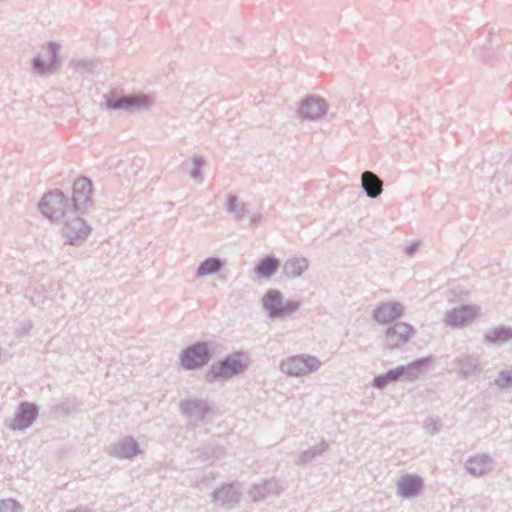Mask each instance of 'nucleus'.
I'll return each instance as SVG.
<instances>
[{
    "label": "nucleus",
    "instance_id": "nucleus-1",
    "mask_svg": "<svg viewBox=\"0 0 512 512\" xmlns=\"http://www.w3.org/2000/svg\"><path fill=\"white\" fill-rule=\"evenodd\" d=\"M243 352H235L214 362L205 374L208 383L227 381L244 373L248 368Z\"/></svg>",
    "mask_w": 512,
    "mask_h": 512
},
{
    "label": "nucleus",
    "instance_id": "nucleus-2",
    "mask_svg": "<svg viewBox=\"0 0 512 512\" xmlns=\"http://www.w3.org/2000/svg\"><path fill=\"white\" fill-rule=\"evenodd\" d=\"M104 105L108 110H124L127 112H137L149 110L152 106L151 98L143 93L122 95L116 89L104 94Z\"/></svg>",
    "mask_w": 512,
    "mask_h": 512
},
{
    "label": "nucleus",
    "instance_id": "nucleus-3",
    "mask_svg": "<svg viewBox=\"0 0 512 512\" xmlns=\"http://www.w3.org/2000/svg\"><path fill=\"white\" fill-rule=\"evenodd\" d=\"M215 343L197 341L181 351L180 364L185 370H196L206 366L213 357Z\"/></svg>",
    "mask_w": 512,
    "mask_h": 512
},
{
    "label": "nucleus",
    "instance_id": "nucleus-4",
    "mask_svg": "<svg viewBox=\"0 0 512 512\" xmlns=\"http://www.w3.org/2000/svg\"><path fill=\"white\" fill-rule=\"evenodd\" d=\"M262 305L271 319H283L298 311L301 303L296 300L283 301V296L278 290H269L262 299Z\"/></svg>",
    "mask_w": 512,
    "mask_h": 512
},
{
    "label": "nucleus",
    "instance_id": "nucleus-5",
    "mask_svg": "<svg viewBox=\"0 0 512 512\" xmlns=\"http://www.w3.org/2000/svg\"><path fill=\"white\" fill-rule=\"evenodd\" d=\"M38 207L45 218L54 221L62 218L67 211L70 212V199L61 190L56 189L45 193Z\"/></svg>",
    "mask_w": 512,
    "mask_h": 512
},
{
    "label": "nucleus",
    "instance_id": "nucleus-6",
    "mask_svg": "<svg viewBox=\"0 0 512 512\" xmlns=\"http://www.w3.org/2000/svg\"><path fill=\"white\" fill-rule=\"evenodd\" d=\"M321 361L312 355L289 356L280 363V370L288 376H303L317 371Z\"/></svg>",
    "mask_w": 512,
    "mask_h": 512
},
{
    "label": "nucleus",
    "instance_id": "nucleus-7",
    "mask_svg": "<svg viewBox=\"0 0 512 512\" xmlns=\"http://www.w3.org/2000/svg\"><path fill=\"white\" fill-rule=\"evenodd\" d=\"M328 112L327 102L318 95L304 97L298 105L296 114L298 118L306 121H317Z\"/></svg>",
    "mask_w": 512,
    "mask_h": 512
},
{
    "label": "nucleus",
    "instance_id": "nucleus-8",
    "mask_svg": "<svg viewBox=\"0 0 512 512\" xmlns=\"http://www.w3.org/2000/svg\"><path fill=\"white\" fill-rule=\"evenodd\" d=\"M60 48V44L54 41H49L47 43L49 61H45L40 56L34 57L31 60V66L33 71L40 76L56 73L61 66V58L59 55Z\"/></svg>",
    "mask_w": 512,
    "mask_h": 512
},
{
    "label": "nucleus",
    "instance_id": "nucleus-9",
    "mask_svg": "<svg viewBox=\"0 0 512 512\" xmlns=\"http://www.w3.org/2000/svg\"><path fill=\"white\" fill-rule=\"evenodd\" d=\"M72 215L74 217H69L65 222L63 236L66 238L65 243L79 245L89 236L91 228L77 213Z\"/></svg>",
    "mask_w": 512,
    "mask_h": 512
},
{
    "label": "nucleus",
    "instance_id": "nucleus-10",
    "mask_svg": "<svg viewBox=\"0 0 512 512\" xmlns=\"http://www.w3.org/2000/svg\"><path fill=\"white\" fill-rule=\"evenodd\" d=\"M404 311L405 307L400 302H380L373 309L372 318L381 325H388L400 319Z\"/></svg>",
    "mask_w": 512,
    "mask_h": 512
},
{
    "label": "nucleus",
    "instance_id": "nucleus-11",
    "mask_svg": "<svg viewBox=\"0 0 512 512\" xmlns=\"http://www.w3.org/2000/svg\"><path fill=\"white\" fill-rule=\"evenodd\" d=\"M38 414L39 408L35 403L23 401L18 405L13 422L9 425V428L13 431H24L33 425Z\"/></svg>",
    "mask_w": 512,
    "mask_h": 512
},
{
    "label": "nucleus",
    "instance_id": "nucleus-12",
    "mask_svg": "<svg viewBox=\"0 0 512 512\" xmlns=\"http://www.w3.org/2000/svg\"><path fill=\"white\" fill-rule=\"evenodd\" d=\"M109 456L118 459H133L141 453L138 442L132 436H124L106 447Z\"/></svg>",
    "mask_w": 512,
    "mask_h": 512
},
{
    "label": "nucleus",
    "instance_id": "nucleus-13",
    "mask_svg": "<svg viewBox=\"0 0 512 512\" xmlns=\"http://www.w3.org/2000/svg\"><path fill=\"white\" fill-rule=\"evenodd\" d=\"M456 371L461 378L468 379L478 376L483 371L481 357L479 354H462L453 361Z\"/></svg>",
    "mask_w": 512,
    "mask_h": 512
},
{
    "label": "nucleus",
    "instance_id": "nucleus-14",
    "mask_svg": "<svg viewBox=\"0 0 512 512\" xmlns=\"http://www.w3.org/2000/svg\"><path fill=\"white\" fill-rule=\"evenodd\" d=\"M415 333L412 325L405 322H396L386 329V345L390 349L399 348L407 343Z\"/></svg>",
    "mask_w": 512,
    "mask_h": 512
},
{
    "label": "nucleus",
    "instance_id": "nucleus-15",
    "mask_svg": "<svg viewBox=\"0 0 512 512\" xmlns=\"http://www.w3.org/2000/svg\"><path fill=\"white\" fill-rule=\"evenodd\" d=\"M432 359L430 357L418 358L407 365H399L395 367L398 380H406L413 382L419 378L420 375L425 374L430 365Z\"/></svg>",
    "mask_w": 512,
    "mask_h": 512
},
{
    "label": "nucleus",
    "instance_id": "nucleus-16",
    "mask_svg": "<svg viewBox=\"0 0 512 512\" xmlns=\"http://www.w3.org/2000/svg\"><path fill=\"white\" fill-rule=\"evenodd\" d=\"M423 489V478L417 474H404L397 481V495L405 499L417 497Z\"/></svg>",
    "mask_w": 512,
    "mask_h": 512
},
{
    "label": "nucleus",
    "instance_id": "nucleus-17",
    "mask_svg": "<svg viewBox=\"0 0 512 512\" xmlns=\"http://www.w3.org/2000/svg\"><path fill=\"white\" fill-rule=\"evenodd\" d=\"M92 194V182L86 177L76 180L73 184V194L70 200V213L76 214L90 199Z\"/></svg>",
    "mask_w": 512,
    "mask_h": 512
},
{
    "label": "nucleus",
    "instance_id": "nucleus-18",
    "mask_svg": "<svg viewBox=\"0 0 512 512\" xmlns=\"http://www.w3.org/2000/svg\"><path fill=\"white\" fill-rule=\"evenodd\" d=\"M479 309L472 305L454 307L446 313V322L453 328L462 327L471 322L478 314Z\"/></svg>",
    "mask_w": 512,
    "mask_h": 512
},
{
    "label": "nucleus",
    "instance_id": "nucleus-19",
    "mask_svg": "<svg viewBox=\"0 0 512 512\" xmlns=\"http://www.w3.org/2000/svg\"><path fill=\"white\" fill-rule=\"evenodd\" d=\"M212 497L216 506L233 509L240 501V492L233 484H224L214 490Z\"/></svg>",
    "mask_w": 512,
    "mask_h": 512
},
{
    "label": "nucleus",
    "instance_id": "nucleus-20",
    "mask_svg": "<svg viewBox=\"0 0 512 512\" xmlns=\"http://www.w3.org/2000/svg\"><path fill=\"white\" fill-rule=\"evenodd\" d=\"M180 411L182 415L194 418L197 421H203L207 414L210 413L211 407L205 400L187 399L180 402Z\"/></svg>",
    "mask_w": 512,
    "mask_h": 512
},
{
    "label": "nucleus",
    "instance_id": "nucleus-21",
    "mask_svg": "<svg viewBox=\"0 0 512 512\" xmlns=\"http://www.w3.org/2000/svg\"><path fill=\"white\" fill-rule=\"evenodd\" d=\"M465 468L473 476H483L494 469V460L489 455L478 454L466 461Z\"/></svg>",
    "mask_w": 512,
    "mask_h": 512
},
{
    "label": "nucleus",
    "instance_id": "nucleus-22",
    "mask_svg": "<svg viewBox=\"0 0 512 512\" xmlns=\"http://www.w3.org/2000/svg\"><path fill=\"white\" fill-rule=\"evenodd\" d=\"M361 187L370 199H376L383 191L382 180L371 171H364L361 174Z\"/></svg>",
    "mask_w": 512,
    "mask_h": 512
},
{
    "label": "nucleus",
    "instance_id": "nucleus-23",
    "mask_svg": "<svg viewBox=\"0 0 512 512\" xmlns=\"http://www.w3.org/2000/svg\"><path fill=\"white\" fill-rule=\"evenodd\" d=\"M281 262L274 255H266L262 257L254 267L255 274L262 279H270L276 274Z\"/></svg>",
    "mask_w": 512,
    "mask_h": 512
},
{
    "label": "nucleus",
    "instance_id": "nucleus-24",
    "mask_svg": "<svg viewBox=\"0 0 512 512\" xmlns=\"http://www.w3.org/2000/svg\"><path fill=\"white\" fill-rule=\"evenodd\" d=\"M309 262L305 257H292L282 265V272L289 278L295 279L302 276L308 270Z\"/></svg>",
    "mask_w": 512,
    "mask_h": 512
},
{
    "label": "nucleus",
    "instance_id": "nucleus-25",
    "mask_svg": "<svg viewBox=\"0 0 512 512\" xmlns=\"http://www.w3.org/2000/svg\"><path fill=\"white\" fill-rule=\"evenodd\" d=\"M226 265V261L220 257L211 256L200 262L197 271L196 278H202L213 275Z\"/></svg>",
    "mask_w": 512,
    "mask_h": 512
},
{
    "label": "nucleus",
    "instance_id": "nucleus-26",
    "mask_svg": "<svg viewBox=\"0 0 512 512\" xmlns=\"http://www.w3.org/2000/svg\"><path fill=\"white\" fill-rule=\"evenodd\" d=\"M225 207L227 212L232 214L234 219L238 221L245 219L251 214L247 208V205L243 202H240L238 197L234 194H229L227 196Z\"/></svg>",
    "mask_w": 512,
    "mask_h": 512
},
{
    "label": "nucleus",
    "instance_id": "nucleus-27",
    "mask_svg": "<svg viewBox=\"0 0 512 512\" xmlns=\"http://www.w3.org/2000/svg\"><path fill=\"white\" fill-rule=\"evenodd\" d=\"M512 340V328L508 326H498L484 335V342L490 344L501 345Z\"/></svg>",
    "mask_w": 512,
    "mask_h": 512
},
{
    "label": "nucleus",
    "instance_id": "nucleus-28",
    "mask_svg": "<svg viewBox=\"0 0 512 512\" xmlns=\"http://www.w3.org/2000/svg\"><path fill=\"white\" fill-rule=\"evenodd\" d=\"M279 492V483L275 479H269L253 487L251 495L254 501H259L265 497Z\"/></svg>",
    "mask_w": 512,
    "mask_h": 512
},
{
    "label": "nucleus",
    "instance_id": "nucleus-29",
    "mask_svg": "<svg viewBox=\"0 0 512 512\" xmlns=\"http://www.w3.org/2000/svg\"><path fill=\"white\" fill-rule=\"evenodd\" d=\"M329 448V444L322 440L319 444L302 451L299 455L295 464L298 466L306 465L311 462L315 457L322 455Z\"/></svg>",
    "mask_w": 512,
    "mask_h": 512
},
{
    "label": "nucleus",
    "instance_id": "nucleus-30",
    "mask_svg": "<svg viewBox=\"0 0 512 512\" xmlns=\"http://www.w3.org/2000/svg\"><path fill=\"white\" fill-rule=\"evenodd\" d=\"M398 381L399 380H398L397 374L395 372V369L392 368V369H389L388 371H386L385 373L376 375L373 378L372 386L376 389L381 390V389L386 388L388 385L396 383Z\"/></svg>",
    "mask_w": 512,
    "mask_h": 512
},
{
    "label": "nucleus",
    "instance_id": "nucleus-31",
    "mask_svg": "<svg viewBox=\"0 0 512 512\" xmlns=\"http://www.w3.org/2000/svg\"><path fill=\"white\" fill-rule=\"evenodd\" d=\"M97 63L94 60H80L74 65V69L83 78H89L95 72Z\"/></svg>",
    "mask_w": 512,
    "mask_h": 512
},
{
    "label": "nucleus",
    "instance_id": "nucleus-32",
    "mask_svg": "<svg viewBox=\"0 0 512 512\" xmlns=\"http://www.w3.org/2000/svg\"><path fill=\"white\" fill-rule=\"evenodd\" d=\"M494 383L500 390L512 388V368L499 371L494 379Z\"/></svg>",
    "mask_w": 512,
    "mask_h": 512
},
{
    "label": "nucleus",
    "instance_id": "nucleus-33",
    "mask_svg": "<svg viewBox=\"0 0 512 512\" xmlns=\"http://www.w3.org/2000/svg\"><path fill=\"white\" fill-rule=\"evenodd\" d=\"M75 410L76 402L70 399H66L53 406L54 413L59 416H67Z\"/></svg>",
    "mask_w": 512,
    "mask_h": 512
},
{
    "label": "nucleus",
    "instance_id": "nucleus-34",
    "mask_svg": "<svg viewBox=\"0 0 512 512\" xmlns=\"http://www.w3.org/2000/svg\"><path fill=\"white\" fill-rule=\"evenodd\" d=\"M204 165H205V160L202 157H200V156L193 157V167H192V170L190 171V176L194 180L202 179L201 169L203 168Z\"/></svg>",
    "mask_w": 512,
    "mask_h": 512
},
{
    "label": "nucleus",
    "instance_id": "nucleus-35",
    "mask_svg": "<svg viewBox=\"0 0 512 512\" xmlns=\"http://www.w3.org/2000/svg\"><path fill=\"white\" fill-rule=\"evenodd\" d=\"M21 506L14 499H0V512H20Z\"/></svg>",
    "mask_w": 512,
    "mask_h": 512
},
{
    "label": "nucleus",
    "instance_id": "nucleus-36",
    "mask_svg": "<svg viewBox=\"0 0 512 512\" xmlns=\"http://www.w3.org/2000/svg\"><path fill=\"white\" fill-rule=\"evenodd\" d=\"M262 222V216L260 213L254 214L251 216L249 221L250 227H258Z\"/></svg>",
    "mask_w": 512,
    "mask_h": 512
},
{
    "label": "nucleus",
    "instance_id": "nucleus-37",
    "mask_svg": "<svg viewBox=\"0 0 512 512\" xmlns=\"http://www.w3.org/2000/svg\"><path fill=\"white\" fill-rule=\"evenodd\" d=\"M419 248V242H413L405 248V253L408 256L414 255Z\"/></svg>",
    "mask_w": 512,
    "mask_h": 512
},
{
    "label": "nucleus",
    "instance_id": "nucleus-38",
    "mask_svg": "<svg viewBox=\"0 0 512 512\" xmlns=\"http://www.w3.org/2000/svg\"><path fill=\"white\" fill-rule=\"evenodd\" d=\"M427 430L430 432V434H435L438 432V427L436 423L427 424Z\"/></svg>",
    "mask_w": 512,
    "mask_h": 512
},
{
    "label": "nucleus",
    "instance_id": "nucleus-39",
    "mask_svg": "<svg viewBox=\"0 0 512 512\" xmlns=\"http://www.w3.org/2000/svg\"><path fill=\"white\" fill-rule=\"evenodd\" d=\"M67 512H88V510L86 508L79 507L75 510H68Z\"/></svg>",
    "mask_w": 512,
    "mask_h": 512
},
{
    "label": "nucleus",
    "instance_id": "nucleus-40",
    "mask_svg": "<svg viewBox=\"0 0 512 512\" xmlns=\"http://www.w3.org/2000/svg\"><path fill=\"white\" fill-rule=\"evenodd\" d=\"M200 459L203 460V461L208 460L209 459V455L204 453V452H202L200 454Z\"/></svg>",
    "mask_w": 512,
    "mask_h": 512
}]
</instances>
